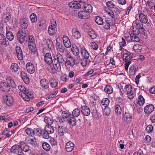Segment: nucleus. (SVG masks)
Here are the masks:
<instances>
[{"label": "nucleus", "mask_w": 155, "mask_h": 155, "mask_svg": "<svg viewBox=\"0 0 155 155\" xmlns=\"http://www.w3.org/2000/svg\"><path fill=\"white\" fill-rule=\"evenodd\" d=\"M65 62L62 55L60 53H58L56 55V58L53 59V66L55 70L58 72L60 71L61 66H63Z\"/></svg>", "instance_id": "1"}, {"label": "nucleus", "mask_w": 155, "mask_h": 155, "mask_svg": "<svg viewBox=\"0 0 155 155\" xmlns=\"http://www.w3.org/2000/svg\"><path fill=\"white\" fill-rule=\"evenodd\" d=\"M81 56H78L79 62L82 66L85 67L88 63L87 59L89 58L90 54L86 49H81L80 51Z\"/></svg>", "instance_id": "2"}, {"label": "nucleus", "mask_w": 155, "mask_h": 155, "mask_svg": "<svg viewBox=\"0 0 155 155\" xmlns=\"http://www.w3.org/2000/svg\"><path fill=\"white\" fill-rule=\"evenodd\" d=\"M133 57V54L127 51V52L123 54V58L124 61L126 62L124 64L125 69L126 70H128L129 66L131 63V61L130 60Z\"/></svg>", "instance_id": "3"}, {"label": "nucleus", "mask_w": 155, "mask_h": 155, "mask_svg": "<svg viewBox=\"0 0 155 155\" xmlns=\"http://www.w3.org/2000/svg\"><path fill=\"white\" fill-rule=\"evenodd\" d=\"M65 64L71 67H73L75 64H78L80 63L78 58L76 57L74 58L68 54H67Z\"/></svg>", "instance_id": "4"}, {"label": "nucleus", "mask_w": 155, "mask_h": 155, "mask_svg": "<svg viewBox=\"0 0 155 155\" xmlns=\"http://www.w3.org/2000/svg\"><path fill=\"white\" fill-rule=\"evenodd\" d=\"M28 34L23 32L22 30H19L17 33V39L19 42L21 43H23L26 40L28 41Z\"/></svg>", "instance_id": "5"}, {"label": "nucleus", "mask_w": 155, "mask_h": 155, "mask_svg": "<svg viewBox=\"0 0 155 155\" xmlns=\"http://www.w3.org/2000/svg\"><path fill=\"white\" fill-rule=\"evenodd\" d=\"M48 51L46 48H44L43 49L42 53L44 54L45 61L48 64H50L51 63L53 64V59H52L51 54Z\"/></svg>", "instance_id": "6"}, {"label": "nucleus", "mask_w": 155, "mask_h": 155, "mask_svg": "<svg viewBox=\"0 0 155 155\" xmlns=\"http://www.w3.org/2000/svg\"><path fill=\"white\" fill-rule=\"evenodd\" d=\"M11 152L17 155H23L20 145L15 144L10 149Z\"/></svg>", "instance_id": "7"}, {"label": "nucleus", "mask_w": 155, "mask_h": 155, "mask_svg": "<svg viewBox=\"0 0 155 155\" xmlns=\"http://www.w3.org/2000/svg\"><path fill=\"white\" fill-rule=\"evenodd\" d=\"M132 87L129 84L126 85L125 86L124 91L126 94L128 95V98L130 99H132L134 97V94L132 91Z\"/></svg>", "instance_id": "8"}, {"label": "nucleus", "mask_w": 155, "mask_h": 155, "mask_svg": "<svg viewBox=\"0 0 155 155\" xmlns=\"http://www.w3.org/2000/svg\"><path fill=\"white\" fill-rule=\"evenodd\" d=\"M10 89V86L8 83L2 82L0 83V90L2 92H7Z\"/></svg>", "instance_id": "9"}, {"label": "nucleus", "mask_w": 155, "mask_h": 155, "mask_svg": "<svg viewBox=\"0 0 155 155\" xmlns=\"http://www.w3.org/2000/svg\"><path fill=\"white\" fill-rule=\"evenodd\" d=\"M40 85L43 90H47L49 87V82L46 79H41L40 81Z\"/></svg>", "instance_id": "10"}, {"label": "nucleus", "mask_w": 155, "mask_h": 155, "mask_svg": "<svg viewBox=\"0 0 155 155\" xmlns=\"http://www.w3.org/2000/svg\"><path fill=\"white\" fill-rule=\"evenodd\" d=\"M19 144L20 145L22 151L25 152H30L31 150L29 146L27 145L24 141H20L19 142Z\"/></svg>", "instance_id": "11"}, {"label": "nucleus", "mask_w": 155, "mask_h": 155, "mask_svg": "<svg viewBox=\"0 0 155 155\" xmlns=\"http://www.w3.org/2000/svg\"><path fill=\"white\" fill-rule=\"evenodd\" d=\"M5 103L8 106H10L13 105V99L11 96L5 95L3 97Z\"/></svg>", "instance_id": "12"}, {"label": "nucleus", "mask_w": 155, "mask_h": 155, "mask_svg": "<svg viewBox=\"0 0 155 155\" xmlns=\"http://www.w3.org/2000/svg\"><path fill=\"white\" fill-rule=\"evenodd\" d=\"M25 141L27 143L34 147L37 146L38 144L37 142L35 137L32 138L29 137H26Z\"/></svg>", "instance_id": "13"}, {"label": "nucleus", "mask_w": 155, "mask_h": 155, "mask_svg": "<svg viewBox=\"0 0 155 155\" xmlns=\"http://www.w3.org/2000/svg\"><path fill=\"white\" fill-rule=\"evenodd\" d=\"M81 7L84 10L86 11L87 12L89 13L92 12L93 8L92 6L90 4L85 3V2L83 4H80Z\"/></svg>", "instance_id": "14"}, {"label": "nucleus", "mask_w": 155, "mask_h": 155, "mask_svg": "<svg viewBox=\"0 0 155 155\" xmlns=\"http://www.w3.org/2000/svg\"><path fill=\"white\" fill-rule=\"evenodd\" d=\"M135 33H132L130 35V37L132 41L138 42L140 41L139 38L137 36L140 33V31L139 29H137L135 30Z\"/></svg>", "instance_id": "15"}, {"label": "nucleus", "mask_w": 155, "mask_h": 155, "mask_svg": "<svg viewBox=\"0 0 155 155\" xmlns=\"http://www.w3.org/2000/svg\"><path fill=\"white\" fill-rule=\"evenodd\" d=\"M15 51L18 59L20 61L22 60L23 59V54L21 48L19 46H16Z\"/></svg>", "instance_id": "16"}, {"label": "nucleus", "mask_w": 155, "mask_h": 155, "mask_svg": "<svg viewBox=\"0 0 155 155\" xmlns=\"http://www.w3.org/2000/svg\"><path fill=\"white\" fill-rule=\"evenodd\" d=\"M81 113L84 115L88 116L90 114V110L89 108L87 106H81Z\"/></svg>", "instance_id": "17"}, {"label": "nucleus", "mask_w": 155, "mask_h": 155, "mask_svg": "<svg viewBox=\"0 0 155 155\" xmlns=\"http://www.w3.org/2000/svg\"><path fill=\"white\" fill-rule=\"evenodd\" d=\"M78 15L79 18L84 19H87L90 17L89 13L84 10L80 11Z\"/></svg>", "instance_id": "18"}, {"label": "nucleus", "mask_w": 155, "mask_h": 155, "mask_svg": "<svg viewBox=\"0 0 155 155\" xmlns=\"http://www.w3.org/2000/svg\"><path fill=\"white\" fill-rule=\"evenodd\" d=\"M29 21L25 18H22L20 19V24L22 28H27L28 25Z\"/></svg>", "instance_id": "19"}, {"label": "nucleus", "mask_w": 155, "mask_h": 155, "mask_svg": "<svg viewBox=\"0 0 155 155\" xmlns=\"http://www.w3.org/2000/svg\"><path fill=\"white\" fill-rule=\"evenodd\" d=\"M21 77L24 82L26 84L29 83V80L28 76L26 73L23 71H21L20 73Z\"/></svg>", "instance_id": "20"}, {"label": "nucleus", "mask_w": 155, "mask_h": 155, "mask_svg": "<svg viewBox=\"0 0 155 155\" xmlns=\"http://www.w3.org/2000/svg\"><path fill=\"white\" fill-rule=\"evenodd\" d=\"M72 37L73 39H78L80 38L81 35L78 30L75 28H73L72 30Z\"/></svg>", "instance_id": "21"}, {"label": "nucleus", "mask_w": 155, "mask_h": 155, "mask_svg": "<svg viewBox=\"0 0 155 155\" xmlns=\"http://www.w3.org/2000/svg\"><path fill=\"white\" fill-rule=\"evenodd\" d=\"M27 70L28 72L32 74L35 72V68L34 65L31 62H28L26 65Z\"/></svg>", "instance_id": "22"}, {"label": "nucleus", "mask_w": 155, "mask_h": 155, "mask_svg": "<svg viewBox=\"0 0 155 155\" xmlns=\"http://www.w3.org/2000/svg\"><path fill=\"white\" fill-rule=\"evenodd\" d=\"M56 49L57 51L61 53H63L66 51V49L62 45L58 42L56 43Z\"/></svg>", "instance_id": "23"}, {"label": "nucleus", "mask_w": 155, "mask_h": 155, "mask_svg": "<svg viewBox=\"0 0 155 155\" xmlns=\"http://www.w3.org/2000/svg\"><path fill=\"white\" fill-rule=\"evenodd\" d=\"M154 110V106L152 104L147 105L144 108V111L147 114H150Z\"/></svg>", "instance_id": "24"}, {"label": "nucleus", "mask_w": 155, "mask_h": 155, "mask_svg": "<svg viewBox=\"0 0 155 155\" xmlns=\"http://www.w3.org/2000/svg\"><path fill=\"white\" fill-rule=\"evenodd\" d=\"M71 49L73 54L76 57L78 58V56H79V51L78 47L75 45H72Z\"/></svg>", "instance_id": "25"}, {"label": "nucleus", "mask_w": 155, "mask_h": 155, "mask_svg": "<svg viewBox=\"0 0 155 155\" xmlns=\"http://www.w3.org/2000/svg\"><path fill=\"white\" fill-rule=\"evenodd\" d=\"M74 144L71 141L68 142L65 145V149L66 151L68 152H71L74 149Z\"/></svg>", "instance_id": "26"}, {"label": "nucleus", "mask_w": 155, "mask_h": 155, "mask_svg": "<svg viewBox=\"0 0 155 155\" xmlns=\"http://www.w3.org/2000/svg\"><path fill=\"white\" fill-rule=\"evenodd\" d=\"M68 6L71 8L74 9H78L81 7V5L80 4H78L76 2H71L69 3L68 4Z\"/></svg>", "instance_id": "27"}, {"label": "nucleus", "mask_w": 155, "mask_h": 155, "mask_svg": "<svg viewBox=\"0 0 155 155\" xmlns=\"http://www.w3.org/2000/svg\"><path fill=\"white\" fill-rule=\"evenodd\" d=\"M0 44L2 45H8L9 44L8 41H6L5 36L2 34H0Z\"/></svg>", "instance_id": "28"}, {"label": "nucleus", "mask_w": 155, "mask_h": 155, "mask_svg": "<svg viewBox=\"0 0 155 155\" xmlns=\"http://www.w3.org/2000/svg\"><path fill=\"white\" fill-rule=\"evenodd\" d=\"M140 21L144 24H146L148 22L147 17L143 13H140L139 16Z\"/></svg>", "instance_id": "29"}, {"label": "nucleus", "mask_w": 155, "mask_h": 155, "mask_svg": "<svg viewBox=\"0 0 155 155\" xmlns=\"http://www.w3.org/2000/svg\"><path fill=\"white\" fill-rule=\"evenodd\" d=\"M19 68V67L16 63H12L10 66V69L13 73H17Z\"/></svg>", "instance_id": "30"}, {"label": "nucleus", "mask_w": 155, "mask_h": 155, "mask_svg": "<svg viewBox=\"0 0 155 155\" xmlns=\"http://www.w3.org/2000/svg\"><path fill=\"white\" fill-rule=\"evenodd\" d=\"M138 69V67L134 65L131 66L129 68V73L131 75H134Z\"/></svg>", "instance_id": "31"}, {"label": "nucleus", "mask_w": 155, "mask_h": 155, "mask_svg": "<svg viewBox=\"0 0 155 155\" xmlns=\"http://www.w3.org/2000/svg\"><path fill=\"white\" fill-rule=\"evenodd\" d=\"M44 120L47 124L49 125H51L53 122V120L51 117L45 116Z\"/></svg>", "instance_id": "32"}, {"label": "nucleus", "mask_w": 155, "mask_h": 155, "mask_svg": "<svg viewBox=\"0 0 155 155\" xmlns=\"http://www.w3.org/2000/svg\"><path fill=\"white\" fill-rule=\"evenodd\" d=\"M45 130L47 131L50 134H52L54 131L53 127L50 125H46L45 127Z\"/></svg>", "instance_id": "33"}, {"label": "nucleus", "mask_w": 155, "mask_h": 155, "mask_svg": "<svg viewBox=\"0 0 155 155\" xmlns=\"http://www.w3.org/2000/svg\"><path fill=\"white\" fill-rule=\"evenodd\" d=\"M68 123L72 126H75L76 124V119L73 116H71L68 119H67Z\"/></svg>", "instance_id": "34"}, {"label": "nucleus", "mask_w": 155, "mask_h": 155, "mask_svg": "<svg viewBox=\"0 0 155 155\" xmlns=\"http://www.w3.org/2000/svg\"><path fill=\"white\" fill-rule=\"evenodd\" d=\"M142 46L139 44H135L133 46V49L136 52H140L142 49Z\"/></svg>", "instance_id": "35"}, {"label": "nucleus", "mask_w": 155, "mask_h": 155, "mask_svg": "<svg viewBox=\"0 0 155 155\" xmlns=\"http://www.w3.org/2000/svg\"><path fill=\"white\" fill-rule=\"evenodd\" d=\"M28 48L32 53H35L37 50L36 47L35 43L28 44Z\"/></svg>", "instance_id": "36"}, {"label": "nucleus", "mask_w": 155, "mask_h": 155, "mask_svg": "<svg viewBox=\"0 0 155 155\" xmlns=\"http://www.w3.org/2000/svg\"><path fill=\"white\" fill-rule=\"evenodd\" d=\"M6 80L7 82H9L11 83V86L12 87L15 88L16 87V85L14 80L12 79L11 77H7L6 78Z\"/></svg>", "instance_id": "37"}, {"label": "nucleus", "mask_w": 155, "mask_h": 155, "mask_svg": "<svg viewBox=\"0 0 155 155\" xmlns=\"http://www.w3.org/2000/svg\"><path fill=\"white\" fill-rule=\"evenodd\" d=\"M42 147L43 149L47 151H49L51 149V146L48 143L46 142L42 143Z\"/></svg>", "instance_id": "38"}, {"label": "nucleus", "mask_w": 155, "mask_h": 155, "mask_svg": "<svg viewBox=\"0 0 155 155\" xmlns=\"http://www.w3.org/2000/svg\"><path fill=\"white\" fill-rule=\"evenodd\" d=\"M18 88L20 91L19 92L25 93L29 94L30 91L28 89L25 88V87L22 85H20L18 86Z\"/></svg>", "instance_id": "39"}, {"label": "nucleus", "mask_w": 155, "mask_h": 155, "mask_svg": "<svg viewBox=\"0 0 155 155\" xmlns=\"http://www.w3.org/2000/svg\"><path fill=\"white\" fill-rule=\"evenodd\" d=\"M105 92L107 94H110L113 92V88L110 85H107L104 89Z\"/></svg>", "instance_id": "40"}, {"label": "nucleus", "mask_w": 155, "mask_h": 155, "mask_svg": "<svg viewBox=\"0 0 155 155\" xmlns=\"http://www.w3.org/2000/svg\"><path fill=\"white\" fill-rule=\"evenodd\" d=\"M110 103L109 100L106 98H103L101 101V104L105 107H107Z\"/></svg>", "instance_id": "41"}, {"label": "nucleus", "mask_w": 155, "mask_h": 155, "mask_svg": "<svg viewBox=\"0 0 155 155\" xmlns=\"http://www.w3.org/2000/svg\"><path fill=\"white\" fill-rule=\"evenodd\" d=\"M6 35L7 38L10 41H12L14 38L13 34L11 31H7Z\"/></svg>", "instance_id": "42"}, {"label": "nucleus", "mask_w": 155, "mask_h": 155, "mask_svg": "<svg viewBox=\"0 0 155 155\" xmlns=\"http://www.w3.org/2000/svg\"><path fill=\"white\" fill-rule=\"evenodd\" d=\"M95 21L96 23L99 25H103L104 22L102 18L99 16H96L95 18Z\"/></svg>", "instance_id": "43"}, {"label": "nucleus", "mask_w": 155, "mask_h": 155, "mask_svg": "<svg viewBox=\"0 0 155 155\" xmlns=\"http://www.w3.org/2000/svg\"><path fill=\"white\" fill-rule=\"evenodd\" d=\"M46 42L47 46L49 49H51L53 48V43L51 39H47L46 40Z\"/></svg>", "instance_id": "44"}, {"label": "nucleus", "mask_w": 155, "mask_h": 155, "mask_svg": "<svg viewBox=\"0 0 155 155\" xmlns=\"http://www.w3.org/2000/svg\"><path fill=\"white\" fill-rule=\"evenodd\" d=\"M58 132L61 136L64 135V132L65 130V127L62 126H59L58 128Z\"/></svg>", "instance_id": "45"}, {"label": "nucleus", "mask_w": 155, "mask_h": 155, "mask_svg": "<svg viewBox=\"0 0 155 155\" xmlns=\"http://www.w3.org/2000/svg\"><path fill=\"white\" fill-rule=\"evenodd\" d=\"M33 132L34 135L36 134L38 136H40L42 134V131L39 128H35L33 129Z\"/></svg>", "instance_id": "46"}, {"label": "nucleus", "mask_w": 155, "mask_h": 155, "mask_svg": "<svg viewBox=\"0 0 155 155\" xmlns=\"http://www.w3.org/2000/svg\"><path fill=\"white\" fill-rule=\"evenodd\" d=\"M88 33L90 37L92 39H95L97 38V34L93 30L88 31Z\"/></svg>", "instance_id": "47"}, {"label": "nucleus", "mask_w": 155, "mask_h": 155, "mask_svg": "<svg viewBox=\"0 0 155 155\" xmlns=\"http://www.w3.org/2000/svg\"><path fill=\"white\" fill-rule=\"evenodd\" d=\"M80 110L78 108L74 109L72 112V116L74 117H77L80 114Z\"/></svg>", "instance_id": "48"}, {"label": "nucleus", "mask_w": 155, "mask_h": 155, "mask_svg": "<svg viewBox=\"0 0 155 155\" xmlns=\"http://www.w3.org/2000/svg\"><path fill=\"white\" fill-rule=\"evenodd\" d=\"M145 102V100L142 95H140L138 99V103L140 106H142Z\"/></svg>", "instance_id": "49"}, {"label": "nucleus", "mask_w": 155, "mask_h": 155, "mask_svg": "<svg viewBox=\"0 0 155 155\" xmlns=\"http://www.w3.org/2000/svg\"><path fill=\"white\" fill-rule=\"evenodd\" d=\"M115 111L117 115H119L121 114V108L119 105L117 104L115 106Z\"/></svg>", "instance_id": "50"}, {"label": "nucleus", "mask_w": 155, "mask_h": 155, "mask_svg": "<svg viewBox=\"0 0 155 155\" xmlns=\"http://www.w3.org/2000/svg\"><path fill=\"white\" fill-rule=\"evenodd\" d=\"M30 19L31 22L34 23L37 21V17L36 14L34 13L31 14L30 16Z\"/></svg>", "instance_id": "51"}, {"label": "nucleus", "mask_w": 155, "mask_h": 155, "mask_svg": "<svg viewBox=\"0 0 155 155\" xmlns=\"http://www.w3.org/2000/svg\"><path fill=\"white\" fill-rule=\"evenodd\" d=\"M26 133L29 136L33 137L34 136L33 130L30 128H28L25 130Z\"/></svg>", "instance_id": "52"}, {"label": "nucleus", "mask_w": 155, "mask_h": 155, "mask_svg": "<svg viewBox=\"0 0 155 155\" xmlns=\"http://www.w3.org/2000/svg\"><path fill=\"white\" fill-rule=\"evenodd\" d=\"M124 116V120L127 121H130L131 118V115L129 112H125Z\"/></svg>", "instance_id": "53"}, {"label": "nucleus", "mask_w": 155, "mask_h": 155, "mask_svg": "<svg viewBox=\"0 0 155 155\" xmlns=\"http://www.w3.org/2000/svg\"><path fill=\"white\" fill-rule=\"evenodd\" d=\"M104 112L106 115L109 116L111 112L110 108L107 107H105L104 110Z\"/></svg>", "instance_id": "54"}, {"label": "nucleus", "mask_w": 155, "mask_h": 155, "mask_svg": "<svg viewBox=\"0 0 155 155\" xmlns=\"http://www.w3.org/2000/svg\"><path fill=\"white\" fill-rule=\"evenodd\" d=\"M62 117L64 119H68L70 117L72 116L71 114L66 113L65 111L63 112L62 113Z\"/></svg>", "instance_id": "55"}, {"label": "nucleus", "mask_w": 155, "mask_h": 155, "mask_svg": "<svg viewBox=\"0 0 155 155\" xmlns=\"http://www.w3.org/2000/svg\"><path fill=\"white\" fill-rule=\"evenodd\" d=\"M147 6H148L150 9H152L153 8V6H154V3L150 1H149L146 3Z\"/></svg>", "instance_id": "56"}, {"label": "nucleus", "mask_w": 155, "mask_h": 155, "mask_svg": "<svg viewBox=\"0 0 155 155\" xmlns=\"http://www.w3.org/2000/svg\"><path fill=\"white\" fill-rule=\"evenodd\" d=\"M91 48L94 50H97L98 48V45L95 42H92L91 43Z\"/></svg>", "instance_id": "57"}, {"label": "nucleus", "mask_w": 155, "mask_h": 155, "mask_svg": "<svg viewBox=\"0 0 155 155\" xmlns=\"http://www.w3.org/2000/svg\"><path fill=\"white\" fill-rule=\"evenodd\" d=\"M28 44H32V43H34L35 40V38L32 35L29 36L28 35Z\"/></svg>", "instance_id": "58"}, {"label": "nucleus", "mask_w": 155, "mask_h": 155, "mask_svg": "<svg viewBox=\"0 0 155 155\" xmlns=\"http://www.w3.org/2000/svg\"><path fill=\"white\" fill-rule=\"evenodd\" d=\"M52 80V79L51 78V79H50L49 81L51 84V86L52 87H55L58 86V83L55 80L53 82H51V80Z\"/></svg>", "instance_id": "59"}, {"label": "nucleus", "mask_w": 155, "mask_h": 155, "mask_svg": "<svg viewBox=\"0 0 155 155\" xmlns=\"http://www.w3.org/2000/svg\"><path fill=\"white\" fill-rule=\"evenodd\" d=\"M27 95L26 96H25L24 99H23L25 101H28L30 100V98H31L32 97V94L31 91H29V94H27Z\"/></svg>", "instance_id": "60"}, {"label": "nucleus", "mask_w": 155, "mask_h": 155, "mask_svg": "<svg viewBox=\"0 0 155 155\" xmlns=\"http://www.w3.org/2000/svg\"><path fill=\"white\" fill-rule=\"evenodd\" d=\"M49 134H50L48 132L45 130V131H44L43 133H42L41 136L43 138L45 139H48L49 137Z\"/></svg>", "instance_id": "61"}, {"label": "nucleus", "mask_w": 155, "mask_h": 155, "mask_svg": "<svg viewBox=\"0 0 155 155\" xmlns=\"http://www.w3.org/2000/svg\"><path fill=\"white\" fill-rule=\"evenodd\" d=\"M106 5L107 7L111 8H114L115 6L113 2L111 1H109L107 2Z\"/></svg>", "instance_id": "62"}, {"label": "nucleus", "mask_w": 155, "mask_h": 155, "mask_svg": "<svg viewBox=\"0 0 155 155\" xmlns=\"http://www.w3.org/2000/svg\"><path fill=\"white\" fill-rule=\"evenodd\" d=\"M153 127L152 125H149L146 127V130L148 132H151L153 130Z\"/></svg>", "instance_id": "63"}, {"label": "nucleus", "mask_w": 155, "mask_h": 155, "mask_svg": "<svg viewBox=\"0 0 155 155\" xmlns=\"http://www.w3.org/2000/svg\"><path fill=\"white\" fill-rule=\"evenodd\" d=\"M49 141L50 144L52 146H55L57 145V142L53 138H51Z\"/></svg>", "instance_id": "64"}]
</instances>
